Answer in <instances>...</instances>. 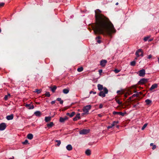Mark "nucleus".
<instances>
[{
  "instance_id": "obj_1",
  "label": "nucleus",
  "mask_w": 159,
  "mask_h": 159,
  "mask_svg": "<svg viewBox=\"0 0 159 159\" xmlns=\"http://www.w3.org/2000/svg\"><path fill=\"white\" fill-rule=\"evenodd\" d=\"M99 9L95 11L96 24L93 26L94 33L95 34H102L112 37V34L116 32L113 24L109 19L101 13Z\"/></svg>"
},
{
  "instance_id": "obj_2",
  "label": "nucleus",
  "mask_w": 159,
  "mask_h": 159,
  "mask_svg": "<svg viewBox=\"0 0 159 159\" xmlns=\"http://www.w3.org/2000/svg\"><path fill=\"white\" fill-rule=\"evenodd\" d=\"M108 91L107 88H105L104 89V90L100 91L98 94V95L104 98L106 96V94L108 93Z\"/></svg>"
},
{
  "instance_id": "obj_3",
  "label": "nucleus",
  "mask_w": 159,
  "mask_h": 159,
  "mask_svg": "<svg viewBox=\"0 0 159 159\" xmlns=\"http://www.w3.org/2000/svg\"><path fill=\"white\" fill-rule=\"evenodd\" d=\"M91 106L90 105H87L83 107V110L84 112L89 114V110L91 109Z\"/></svg>"
},
{
  "instance_id": "obj_4",
  "label": "nucleus",
  "mask_w": 159,
  "mask_h": 159,
  "mask_svg": "<svg viewBox=\"0 0 159 159\" xmlns=\"http://www.w3.org/2000/svg\"><path fill=\"white\" fill-rule=\"evenodd\" d=\"M90 130L89 129H84L79 131V134H86L89 132Z\"/></svg>"
},
{
  "instance_id": "obj_5",
  "label": "nucleus",
  "mask_w": 159,
  "mask_h": 159,
  "mask_svg": "<svg viewBox=\"0 0 159 159\" xmlns=\"http://www.w3.org/2000/svg\"><path fill=\"white\" fill-rule=\"evenodd\" d=\"M126 114V111H125L124 112L120 111H114L113 112V114L114 115H119L122 116H124Z\"/></svg>"
},
{
  "instance_id": "obj_6",
  "label": "nucleus",
  "mask_w": 159,
  "mask_h": 159,
  "mask_svg": "<svg viewBox=\"0 0 159 159\" xmlns=\"http://www.w3.org/2000/svg\"><path fill=\"white\" fill-rule=\"evenodd\" d=\"M139 75L140 76L143 77L145 74V70L144 69H142L139 71Z\"/></svg>"
},
{
  "instance_id": "obj_7",
  "label": "nucleus",
  "mask_w": 159,
  "mask_h": 159,
  "mask_svg": "<svg viewBox=\"0 0 159 159\" xmlns=\"http://www.w3.org/2000/svg\"><path fill=\"white\" fill-rule=\"evenodd\" d=\"M6 125L5 123H2L0 124V130L3 131L6 128Z\"/></svg>"
},
{
  "instance_id": "obj_8",
  "label": "nucleus",
  "mask_w": 159,
  "mask_h": 159,
  "mask_svg": "<svg viewBox=\"0 0 159 159\" xmlns=\"http://www.w3.org/2000/svg\"><path fill=\"white\" fill-rule=\"evenodd\" d=\"M148 81V79L145 78L141 79L139 82L138 84H143Z\"/></svg>"
},
{
  "instance_id": "obj_9",
  "label": "nucleus",
  "mask_w": 159,
  "mask_h": 159,
  "mask_svg": "<svg viewBox=\"0 0 159 159\" xmlns=\"http://www.w3.org/2000/svg\"><path fill=\"white\" fill-rule=\"evenodd\" d=\"M68 119V117L66 116H65L64 118L62 117H60L59 119V121L61 123H64L66 120H67Z\"/></svg>"
},
{
  "instance_id": "obj_10",
  "label": "nucleus",
  "mask_w": 159,
  "mask_h": 159,
  "mask_svg": "<svg viewBox=\"0 0 159 159\" xmlns=\"http://www.w3.org/2000/svg\"><path fill=\"white\" fill-rule=\"evenodd\" d=\"M107 61L105 60H102L100 61V65L102 67H104L105 66Z\"/></svg>"
},
{
  "instance_id": "obj_11",
  "label": "nucleus",
  "mask_w": 159,
  "mask_h": 159,
  "mask_svg": "<svg viewBox=\"0 0 159 159\" xmlns=\"http://www.w3.org/2000/svg\"><path fill=\"white\" fill-rule=\"evenodd\" d=\"M81 118L80 116V113H78L73 118V120L74 121H77L78 120L80 119Z\"/></svg>"
},
{
  "instance_id": "obj_12",
  "label": "nucleus",
  "mask_w": 159,
  "mask_h": 159,
  "mask_svg": "<svg viewBox=\"0 0 159 159\" xmlns=\"http://www.w3.org/2000/svg\"><path fill=\"white\" fill-rule=\"evenodd\" d=\"M98 89L100 91H102V90H104V89L105 88H106L105 87H103V85L100 84H98L97 85Z\"/></svg>"
},
{
  "instance_id": "obj_13",
  "label": "nucleus",
  "mask_w": 159,
  "mask_h": 159,
  "mask_svg": "<svg viewBox=\"0 0 159 159\" xmlns=\"http://www.w3.org/2000/svg\"><path fill=\"white\" fill-rule=\"evenodd\" d=\"M25 107L29 109H32L34 108V106L33 105H31L30 104H26Z\"/></svg>"
},
{
  "instance_id": "obj_14",
  "label": "nucleus",
  "mask_w": 159,
  "mask_h": 159,
  "mask_svg": "<svg viewBox=\"0 0 159 159\" xmlns=\"http://www.w3.org/2000/svg\"><path fill=\"white\" fill-rule=\"evenodd\" d=\"M14 117V115L13 114H11L10 115L7 116H6V119L8 120H11L13 119Z\"/></svg>"
},
{
  "instance_id": "obj_15",
  "label": "nucleus",
  "mask_w": 159,
  "mask_h": 159,
  "mask_svg": "<svg viewBox=\"0 0 159 159\" xmlns=\"http://www.w3.org/2000/svg\"><path fill=\"white\" fill-rule=\"evenodd\" d=\"M157 84H152L150 88V90L151 91L153 89L157 88Z\"/></svg>"
},
{
  "instance_id": "obj_16",
  "label": "nucleus",
  "mask_w": 159,
  "mask_h": 159,
  "mask_svg": "<svg viewBox=\"0 0 159 159\" xmlns=\"http://www.w3.org/2000/svg\"><path fill=\"white\" fill-rule=\"evenodd\" d=\"M35 116L38 117H40L41 115V112L39 111H37L34 113Z\"/></svg>"
},
{
  "instance_id": "obj_17",
  "label": "nucleus",
  "mask_w": 159,
  "mask_h": 159,
  "mask_svg": "<svg viewBox=\"0 0 159 159\" xmlns=\"http://www.w3.org/2000/svg\"><path fill=\"white\" fill-rule=\"evenodd\" d=\"M142 52V49H141L138 50L135 52V55L137 56V57H139L140 56L139 53Z\"/></svg>"
},
{
  "instance_id": "obj_18",
  "label": "nucleus",
  "mask_w": 159,
  "mask_h": 159,
  "mask_svg": "<svg viewBox=\"0 0 159 159\" xmlns=\"http://www.w3.org/2000/svg\"><path fill=\"white\" fill-rule=\"evenodd\" d=\"M27 138L28 139L31 140L33 138V135L32 134H29L27 135Z\"/></svg>"
},
{
  "instance_id": "obj_19",
  "label": "nucleus",
  "mask_w": 159,
  "mask_h": 159,
  "mask_svg": "<svg viewBox=\"0 0 159 159\" xmlns=\"http://www.w3.org/2000/svg\"><path fill=\"white\" fill-rule=\"evenodd\" d=\"M66 149L68 151H70L72 149V147L71 145L68 144L66 146Z\"/></svg>"
},
{
  "instance_id": "obj_20",
  "label": "nucleus",
  "mask_w": 159,
  "mask_h": 159,
  "mask_svg": "<svg viewBox=\"0 0 159 159\" xmlns=\"http://www.w3.org/2000/svg\"><path fill=\"white\" fill-rule=\"evenodd\" d=\"M69 92V88L65 89L63 90V92L65 94L68 93Z\"/></svg>"
},
{
  "instance_id": "obj_21",
  "label": "nucleus",
  "mask_w": 159,
  "mask_h": 159,
  "mask_svg": "<svg viewBox=\"0 0 159 159\" xmlns=\"http://www.w3.org/2000/svg\"><path fill=\"white\" fill-rule=\"evenodd\" d=\"M51 120V117L50 116H46L45 118V120L46 122H48Z\"/></svg>"
},
{
  "instance_id": "obj_22",
  "label": "nucleus",
  "mask_w": 159,
  "mask_h": 159,
  "mask_svg": "<svg viewBox=\"0 0 159 159\" xmlns=\"http://www.w3.org/2000/svg\"><path fill=\"white\" fill-rule=\"evenodd\" d=\"M85 153L86 155L89 156L91 154V151L90 150L88 149L85 151Z\"/></svg>"
},
{
  "instance_id": "obj_23",
  "label": "nucleus",
  "mask_w": 159,
  "mask_h": 159,
  "mask_svg": "<svg viewBox=\"0 0 159 159\" xmlns=\"http://www.w3.org/2000/svg\"><path fill=\"white\" fill-rule=\"evenodd\" d=\"M42 89H36L35 90V91H34V92L37 93V94H39L41 93V92L42 91Z\"/></svg>"
},
{
  "instance_id": "obj_24",
  "label": "nucleus",
  "mask_w": 159,
  "mask_h": 159,
  "mask_svg": "<svg viewBox=\"0 0 159 159\" xmlns=\"http://www.w3.org/2000/svg\"><path fill=\"white\" fill-rule=\"evenodd\" d=\"M54 125V123L53 122H50L47 125V126L49 128L52 127Z\"/></svg>"
},
{
  "instance_id": "obj_25",
  "label": "nucleus",
  "mask_w": 159,
  "mask_h": 159,
  "mask_svg": "<svg viewBox=\"0 0 159 159\" xmlns=\"http://www.w3.org/2000/svg\"><path fill=\"white\" fill-rule=\"evenodd\" d=\"M57 87L56 86H54L52 87H51V91L53 92H54L56 89Z\"/></svg>"
},
{
  "instance_id": "obj_26",
  "label": "nucleus",
  "mask_w": 159,
  "mask_h": 159,
  "mask_svg": "<svg viewBox=\"0 0 159 159\" xmlns=\"http://www.w3.org/2000/svg\"><path fill=\"white\" fill-rule=\"evenodd\" d=\"M145 102L146 103V104L149 105L152 102V101L150 99H147L145 100Z\"/></svg>"
},
{
  "instance_id": "obj_27",
  "label": "nucleus",
  "mask_w": 159,
  "mask_h": 159,
  "mask_svg": "<svg viewBox=\"0 0 159 159\" xmlns=\"http://www.w3.org/2000/svg\"><path fill=\"white\" fill-rule=\"evenodd\" d=\"M56 100L60 102V104H62L63 103V100H61V98H57Z\"/></svg>"
},
{
  "instance_id": "obj_28",
  "label": "nucleus",
  "mask_w": 159,
  "mask_h": 159,
  "mask_svg": "<svg viewBox=\"0 0 159 159\" xmlns=\"http://www.w3.org/2000/svg\"><path fill=\"white\" fill-rule=\"evenodd\" d=\"M55 142L57 143V146H59L60 145L61 143V142L60 140H55Z\"/></svg>"
},
{
  "instance_id": "obj_29",
  "label": "nucleus",
  "mask_w": 159,
  "mask_h": 159,
  "mask_svg": "<svg viewBox=\"0 0 159 159\" xmlns=\"http://www.w3.org/2000/svg\"><path fill=\"white\" fill-rule=\"evenodd\" d=\"M136 64V61H133L130 62V65L132 66H134Z\"/></svg>"
},
{
  "instance_id": "obj_30",
  "label": "nucleus",
  "mask_w": 159,
  "mask_h": 159,
  "mask_svg": "<svg viewBox=\"0 0 159 159\" xmlns=\"http://www.w3.org/2000/svg\"><path fill=\"white\" fill-rule=\"evenodd\" d=\"M83 70V68L82 67L78 68L77 69V71L79 72H80L82 71Z\"/></svg>"
},
{
  "instance_id": "obj_31",
  "label": "nucleus",
  "mask_w": 159,
  "mask_h": 159,
  "mask_svg": "<svg viewBox=\"0 0 159 159\" xmlns=\"http://www.w3.org/2000/svg\"><path fill=\"white\" fill-rule=\"evenodd\" d=\"M45 95L46 97H50V93L48 92H46L45 93Z\"/></svg>"
},
{
  "instance_id": "obj_32",
  "label": "nucleus",
  "mask_w": 159,
  "mask_h": 159,
  "mask_svg": "<svg viewBox=\"0 0 159 159\" xmlns=\"http://www.w3.org/2000/svg\"><path fill=\"white\" fill-rule=\"evenodd\" d=\"M148 125V124L147 123H145V124L143 125V127H142V128H141V129L142 130H143L144 129L146 128V127L147 126V125Z\"/></svg>"
},
{
  "instance_id": "obj_33",
  "label": "nucleus",
  "mask_w": 159,
  "mask_h": 159,
  "mask_svg": "<svg viewBox=\"0 0 159 159\" xmlns=\"http://www.w3.org/2000/svg\"><path fill=\"white\" fill-rule=\"evenodd\" d=\"M75 114V112L74 111L72 112L70 115V117H73Z\"/></svg>"
},
{
  "instance_id": "obj_34",
  "label": "nucleus",
  "mask_w": 159,
  "mask_h": 159,
  "mask_svg": "<svg viewBox=\"0 0 159 159\" xmlns=\"http://www.w3.org/2000/svg\"><path fill=\"white\" fill-rule=\"evenodd\" d=\"M23 144L24 145H26L28 143V140L27 139L25 140V141L23 142Z\"/></svg>"
},
{
  "instance_id": "obj_35",
  "label": "nucleus",
  "mask_w": 159,
  "mask_h": 159,
  "mask_svg": "<svg viewBox=\"0 0 159 159\" xmlns=\"http://www.w3.org/2000/svg\"><path fill=\"white\" fill-rule=\"evenodd\" d=\"M114 126V124H111V125H109L107 127V129H109L111 128H112Z\"/></svg>"
},
{
  "instance_id": "obj_36",
  "label": "nucleus",
  "mask_w": 159,
  "mask_h": 159,
  "mask_svg": "<svg viewBox=\"0 0 159 159\" xmlns=\"http://www.w3.org/2000/svg\"><path fill=\"white\" fill-rule=\"evenodd\" d=\"M149 38V36L146 37H144V38L143 39V40L145 42L147 41L148 40V39Z\"/></svg>"
},
{
  "instance_id": "obj_37",
  "label": "nucleus",
  "mask_w": 159,
  "mask_h": 159,
  "mask_svg": "<svg viewBox=\"0 0 159 159\" xmlns=\"http://www.w3.org/2000/svg\"><path fill=\"white\" fill-rule=\"evenodd\" d=\"M114 72H115V73H119L120 71V70L117 69H115L114 70Z\"/></svg>"
},
{
  "instance_id": "obj_38",
  "label": "nucleus",
  "mask_w": 159,
  "mask_h": 159,
  "mask_svg": "<svg viewBox=\"0 0 159 159\" xmlns=\"http://www.w3.org/2000/svg\"><path fill=\"white\" fill-rule=\"evenodd\" d=\"M116 102L119 105H120L122 103V102H120V101L119 100H116Z\"/></svg>"
},
{
  "instance_id": "obj_39",
  "label": "nucleus",
  "mask_w": 159,
  "mask_h": 159,
  "mask_svg": "<svg viewBox=\"0 0 159 159\" xmlns=\"http://www.w3.org/2000/svg\"><path fill=\"white\" fill-rule=\"evenodd\" d=\"M118 123H119L118 121H113V122L112 124H114V126L115 125Z\"/></svg>"
},
{
  "instance_id": "obj_40",
  "label": "nucleus",
  "mask_w": 159,
  "mask_h": 159,
  "mask_svg": "<svg viewBox=\"0 0 159 159\" xmlns=\"http://www.w3.org/2000/svg\"><path fill=\"white\" fill-rule=\"evenodd\" d=\"M8 95H6L4 97V99L7 100L8 99Z\"/></svg>"
},
{
  "instance_id": "obj_41",
  "label": "nucleus",
  "mask_w": 159,
  "mask_h": 159,
  "mask_svg": "<svg viewBox=\"0 0 159 159\" xmlns=\"http://www.w3.org/2000/svg\"><path fill=\"white\" fill-rule=\"evenodd\" d=\"M138 93H137L134 94L132 96L133 97H138Z\"/></svg>"
},
{
  "instance_id": "obj_42",
  "label": "nucleus",
  "mask_w": 159,
  "mask_h": 159,
  "mask_svg": "<svg viewBox=\"0 0 159 159\" xmlns=\"http://www.w3.org/2000/svg\"><path fill=\"white\" fill-rule=\"evenodd\" d=\"M90 94H91L92 93L93 94H96V92H94L92 91H91L89 92Z\"/></svg>"
},
{
  "instance_id": "obj_43",
  "label": "nucleus",
  "mask_w": 159,
  "mask_h": 159,
  "mask_svg": "<svg viewBox=\"0 0 159 159\" xmlns=\"http://www.w3.org/2000/svg\"><path fill=\"white\" fill-rule=\"evenodd\" d=\"M102 69H100L98 70L99 73L100 75L102 73Z\"/></svg>"
},
{
  "instance_id": "obj_44",
  "label": "nucleus",
  "mask_w": 159,
  "mask_h": 159,
  "mask_svg": "<svg viewBox=\"0 0 159 159\" xmlns=\"http://www.w3.org/2000/svg\"><path fill=\"white\" fill-rule=\"evenodd\" d=\"M103 105L102 104H100L99 107V108L100 109H101L103 107Z\"/></svg>"
},
{
  "instance_id": "obj_45",
  "label": "nucleus",
  "mask_w": 159,
  "mask_h": 159,
  "mask_svg": "<svg viewBox=\"0 0 159 159\" xmlns=\"http://www.w3.org/2000/svg\"><path fill=\"white\" fill-rule=\"evenodd\" d=\"M156 148V146L155 145H154L152 147V149L154 150Z\"/></svg>"
},
{
  "instance_id": "obj_46",
  "label": "nucleus",
  "mask_w": 159,
  "mask_h": 159,
  "mask_svg": "<svg viewBox=\"0 0 159 159\" xmlns=\"http://www.w3.org/2000/svg\"><path fill=\"white\" fill-rule=\"evenodd\" d=\"M4 3L3 2H1L0 3V7H2L4 6Z\"/></svg>"
},
{
  "instance_id": "obj_47",
  "label": "nucleus",
  "mask_w": 159,
  "mask_h": 159,
  "mask_svg": "<svg viewBox=\"0 0 159 159\" xmlns=\"http://www.w3.org/2000/svg\"><path fill=\"white\" fill-rule=\"evenodd\" d=\"M152 57V56L151 55H149L148 56L147 58L148 59H149L151 58Z\"/></svg>"
},
{
  "instance_id": "obj_48",
  "label": "nucleus",
  "mask_w": 159,
  "mask_h": 159,
  "mask_svg": "<svg viewBox=\"0 0 159 159\" xmlns=\"http://www.w3.org/2000/svg\"><path fill=\"white\" fill-rule=\"evenodd\" d=\"M55 102H56L55 101V100L54 101H52L51 102V104L53 105V104H54L55 103Z\"/></svg>"
},
{
  "instance_id": "obj_49",
  "label": "nucleus",
  "mask_w": 159,
  "mask_h": 159,
  "mask_svg": "<svg viewBox=\"0 0 159 159\" xmlns=\"http://www.w3.org/2000/svg\"><path fill=\"white\" fill-rule=\"evenodd\" d=\"M141 52L142 53H141V54L140 55H139V56H141V57H143V52L142 51V52Z\"/></svg>"
},
{
  "instance_id": "obj_50",
  "label": "nucleus",
  "mask_w": 159,
  "mask_h": 159,
  "mask_svg": "<svg viewBox=\"0 0 159 159\" xmlns=\"http://www.w3.org/2000/svg\"><path fill=\"white\" fill-rule=\"evenodd\" d=\"M97 43H101V40H98L97 41Z\"/></svg>"
},
{
  "instance_id": "obj_51",
  "label": "nucleus",
  "mask_w": 159,
  "mask_h": 159,
  "mask_svg": "<svg viewBox=\"0 0 159 159\" xmlns=\"http://www.w3.org/2000/svg\"><path fill=\"white\" fill-rule=\"evenodd\" d=\"M152 40H153V39H149L148 40V42H151V41H152Z\"/></svg>"
},
{
  "instance_id": "obj_52",
  "label": "nucleus",
  "mask_w": 159,
  "mask_h": 159,
  "mask_svg": "<svg viewBox=\"0 0 159 159\" xmlns=\"http://www.w3.org/2000/svg\"><path fill=\"white\" fill-rule=\"evenodd\" d=\"M88 114V113H85V112H84L83 113H82V114H82V115H85V114Z\"/></svg>"
},
{
  "instance_id": "obj_53",
  "label": "nucleus",
  "mask_w": 159,
  "mask_h": 159,
  "mask_svg": "<svg viewBox=\"0 0 159 159\" xmlns=\"http://www.w3.org/2000/svg\"><path fill=\"white\" fill-rule=\"evenodd\" d=\"M66 115H67V116H70V114L69 113H67L66 114Z\"/></svg>"
},
{
  "instance_id": "obj_54",
  "label": "nucleus",
  "mask_w": 159,
  "mask_h": 159,
  "mask_svg": "<svg viewBox=\"0 0 159 159\" xmlns=\"http://www.w3.org/2000/svg\"><path fill=\"white\" fill-rule=\"evenodd\" d=\"M120 90H118L117 91V93H120Z\"/></svg>"
},
{
  "instance_id": "obj_55",
  "label": "nucleus",
  "mask_w": 159,
  "mask_h": 159,
  "mask_svg": "<svg viewBox=\"0 0 159 159\" xmlns=\"http://www.w3.org/2000/svg\"><path fill=\"white\" fill-rule=\"evenodd\" d=\"M153 145H154L153 143H150V145L151 146H153Z\"/></svg>"
},
{
  "instance_id": "obj_56",
  "label": "nucleus",
  "mask_w": 159,
  "mask_h": 159,
  "mask_svg": "<svg viewBox=\"0 0 159 159\" xmlns=\"http://www.w3.org/2000/svg\"><path fill=\"white\" fill-rule=\"evenodd\" d=\"M97 38H98V39H100V37L98 36L97 37H96V39H97Z\"/></svg>"
},
{
  "instance_id": "obj_57",
  "label": "nucleus",
  "mask_w": 159,
  "mask_h": 159,
  "mask_svg": "<svg viewBox=\"0 0 159 159\" xmlns=\"http://www.w3.org/2000/svg\"><path fill=\"white\" fill-rule=\"evenodd\" d=\"M7 95H8V96H10V93H8Z\"/></svg>"
},
{
  "instance_id": "obj_58",
  "label": "nucleus",
  "mask_w": 159,
  "mask_h": 159,
  "mask_svg": "<svg viewBox=\"0 0 159 159\" xmlns=\"http://www.w3.org/2000/svg\"><path fill=\"white\" fill-rule=\"evenodd\" d=\"M118 2H116V5H118Z\"/></svg>"
},
{
  "instance_id": "obj_59",
  "label": "nucleus",
  "mask_w": 159,
  "mask_h": 159,
  "mask_svg": "<svg viewBox=\"0 0 159 159\" xmlns=\"http://www.w3.org/2000/svg\"><path fill=\"white\" fill-rule=\"evenodd\" d=\"M119 125H116V127H117V128H118L119 127Z\"/></svg>"
},
{
  "instance_id": "obj_60",
  "label": "nucleus",
  "mask_w": 159,
  "mask_h": 159,
  "mask_svg": "<svg viewBox=\"0 0 159 159\" xmlns=\"http://www.w3.org/2000/svg\"><path fill=\"white\" fill-rule=\"evenodd\" d=\"M73 17V15H72V16H70V18H72Z\"/></svg>"
},
{
  "instance_id": "obj_61",
  "label": "nucleus",
  "mask_w": 159,
  "mask_h": 159,
  "mask_svg": "<svg viewBox=\"0 0 159 159\" xmlns=\"http://www.w3.org/2000/svg\"><path fill=\"white\" fill-rule=\"evenodd\" d=\"M158 63H159V57H158Z\"/></svg>"
},
{
  "instance_id": "obj_62",
  "label": "nucleus",
  "mask_w": 159,
  "mask_h": 159,
  "mask_svg": "<svg viewBox=\"0 0 159 159\" xmlns=\"http://www.w3.org/2000/svg\"><path fill=\"white\" fill-rule=\"evenodd\" d=\"M136 106V105H134V107H135Z\"/></svg>"
},
{
  "instance_id": "obj_63",
  "label": "nucleus",
  "mask_w": 159,
  "mask_h": 159,
  "mask_svg": "<svg viewBox=\"0 0 159 159\" xmlns=\"http://www.w3.org/2000/svg\"><path fill=\"white\" fill-rule=\"evenodd\" d=\"M134 93H137V91H134Z\"/></svg>"
},
{
  "instance_id": "obj_64",
  "label": "nucleus",
  "mask_w": 159,
  "mask_h": 159,
  "mask_svg": "<svg viewBox=\"0 0 159 159\" xmlns=\"http://www.w3.org/2000/svg\"><path fill=\"white\" fill-rule=\"evenodd\" d=\"M98 116H101V114H98Z\"/></svg>"
}]
</instances>
